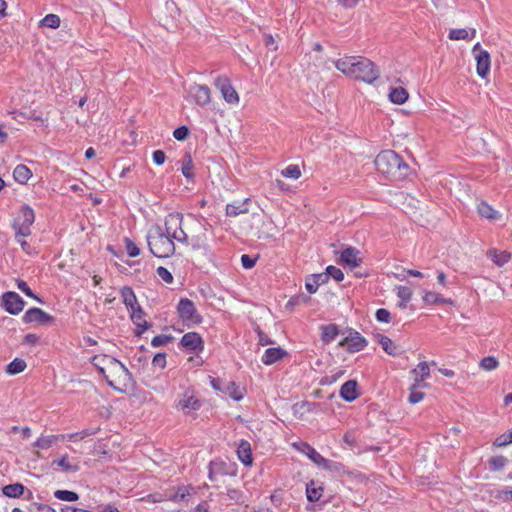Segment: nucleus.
Returning a JSON list of instances; mask_svg holds the SVG:
<instances>
[{"mask_svg":"<svg viewBox=\"0 0 512 512\" xmlns=\"http://www.w3.org/2000/svg\"><path fill=\"white\" fill-rule=\"evenodd\" d=\"M374 164L377 171L384 175L396 178H402L407 175L408 165L392 150L380 152L375 158Z\"/></svg>","mask_w":512,"mask_h":512,"instance_id":"1","label":"nucleus"},{"mask_svg":"<svg viewBox=\"0 0 512 512\" xmlns=\"http://www.w3.org/2000/svg\"><path fill=\"white\" fill-rule=\"evenodd\" d=\"M146 238L149 250L155 257L166 258L174 254V241L164 233L161 226H153Z\"/></svg>","mask_w":512,"mask_h":512,"instance_id":"2","label":"nucleus"},{"mask_svg":"<svg viewBox=\"0 0 512 512\" xmlns=\"http://www.w3.org/2000/svg\"><path fill=\"white\" fill-rule=\"evenodd\" d=\"M111 363L107 372L103 374L109 386L115 390L123 391L126 389L131 381L132 375L123 363L117 359H108Z\"/></svg>","mask_w":512,"mask_h":512,"instance_id":"3","label":"nucleus"},{"mask_svg":"<svg viewBox=\"0 0 512 512\" xmlns=\"http://www.w3.org/2000/svg\"><path fill=\"white\" fill-rule=\"evenodd\" d=\"M164 233L173 241L188 242V233L183 228V215L181 213H170L166 216Z\"/></svg>","mask_w":512,"mask_h":512,"instance_id":"4","label":"nucleus"},{"mask_svg":"<svg viewBox=\"0 0 512 512\" xmlns=\"http://www.w3.org/2000/svg\"><path fill=\"white\" fill-rule=\"evenodd\" d=\"M353 69L354 70L351 77L362 80L369 84L376 81L380 76V72L375 64L364 57H358Z\"/></svg>","mask_w":512,"mask_h":512,"instance_id":"5","label":"nucleus"},{"mask_svg":"<svg viewBox=\"0 0 512 512\" xmlns=\"http://www.w3.org/2000/svg\"><path fill=\"white\" fill-rule=\"evenodd\" d=\"M35 221L34 211L29 206H23L19 216L13 222L15 239L28 237L31 234V226Z\"/></svg>","mask_w":512,"mask_h":512,"instance_id":"6","label":"nucleus"},{"mask_svg":"<svg viewBox=\"0 0 512 512\" xmlns=\"http://www.w3.org/2000/svg\"><path fill=\"white\" fill-rule=\"evenodd\" d=\"M189 232L191 235L188 234V242H181L182 244L191 246L193 250L205 249L207 247V235L204 225L194 221L189 228Z\"/></svg>","mask_w":512,"mask_h":512,"instance_id":"7","label":"nucleus"},{"mask_svg":"<svg viewBox=\"0 0 512 512\" xmlns=\"http://www.w3.org/2000/svg\"><path fill=\"white\" fill-rule=\"evenodd\" d=\"M179 317L188 324H199L202 317L197 313L194 303L188 298H182L177 306Z\"/></svg>","mask_w":512,"mask_h":512,"instance_id":"8","label":"nucleus"},{"mask_svg":"<svg viewBox=\"0 0 512 512\" xmlns=\"http://www.w3.org/2000/svg\"><path fill=\"white\" fill-rule=\"evenodd\" d=\"M215 86L219 89L222 97L228 104L237 105L239 103V95L227 77H217L215 80Z\"/></svg>","mask_w":512,"mask_h":512,"instance_id":"9","label":"nucleus"},{"mask_svg":"<svg viewBox=\"0 0 512 512\" xmlns=\"http://www.w3.org/2000/svg\"><path fill=\"white\" fill-rule=\"evenodd\" d=\"M473 53L475 54V59L477 62V74L481 78H485L490 70V55L487 51L480 49L479 43L475 44V46L473 47Z\"/></svg>","mask_w":512,"mask_h":512,"instance_id":"10","label":"nucleus"},{"mask_svg":"<svg viewBox=\"0 0 512 512\" xmlns=\"http://www.w3.org/2000/svg\"><path fill=\"white\" fill-rule=\"evenodd\" d=\"M339 345L346 347L349 353H356L367 346V341L359 332L351 331L347 337L340 341Z\"/></svg>","mask_w":512,"mask_h":512,"instance_id":"11","label":"nucleus"},{"mask_svg":"<svg viewBox=\"0 0 512 512\" xmlns=\"http://www.w3.org/2000/svg\"><path fill=\"white\" fill-rule=\"evenodd\" d=\"M189 96L200 106H205L211 101V90L207 85L194 84L189 87Z\"/></svg>","mask_w":512,"mask_h":512,"instance_id":"12","label":"nucleus"},{"mask_svg":"<svg viewBox=\"0 0 512 512\" xmlns=\"http://www.w3.org/2000/svg\"><path fill=\"white\" fill-rule=\"evenodd\" d=\"M2 302L5 310L13 315L20 313L24 308V301L16 292H6L2 296Z\"/></svg>","mask_w":512,"mask_h":512,"instance_id":"13","label":"nucleus"},{"mask_svg":"<svg viewBox=\"0 0 512 512\" xmlns=\"http://www.w3.org/2000/svg\"><path fill=\"white\" fill-rule=\"evenodd\" d=\"M202 403L198 400L193 392L186 391L179 399L177 407L181 409L186 415L201 408Z\"/></svg>","mask_w":512,"mask_h":512,"instance_id":"14","label":"nucleus"},{"mask_svg":"<svg viewBox=\"0 0 512 512\" xmlns=\"http://www.w3.org/2000/svg\"><path fill=\"white\" fill-rule=\"evenodd\" d=\"M52 316L43 311L40 308H31L27 310L23 316V321L25 323H47L52 320Z\"/></svg>","mask_w":512,"mask_h":512,"instance_id":"15","label":"nucleus"},{"mask_svg":"<svg viewBox=\"0 0 512 512\" xmlns=\"http://www.w3.org/2000/svg\"><path fill=\"white\" fill-rule=\"evenodd\" d=\"M340 259L344 264L348 265L351 268L358 267L362 262V258L360 257V251L353 247H348L344 249L341 253Z\"/></svg>","mask_w":512,"mask_h":512,"instance_id":"16","label":"nucleus"},{"mask_svg":"<svg viewBox=\"0 0 512 512\" xmlns=\"http://www.w3.org/2000/svg\"><path fill=\"white\" fill-rule=\"evenodd\" d=\"M181 344L188 350L197 351L203 349V340L196 332H189L183 335Z\"/></svg>","mask_w":512,"mask_h":512,"instance_id":"17","label":"nucleus"},{"mask_svg":"<svg viewBox=\"0 0 512 512\" xmlns=\"http://www.w3.org/2000/svg\"><path fill=\"white\" fill-rule=\"evenodd\" d=\"M130 317L133 323L137 326V336H140L145 330L149 328L148 322L144 319V312L140 306L130 310Z\"/></svg>","mask_w":512,"mask_h":512,"instance_id":"18","label":"nucleus"},{"mask_svg":"<svg viewBox=\"0 0 512 512\" xmlns=\"http://www.w3.org/2000/svg\"><path fill=\"white\" fill-rule=\"evenodd\" d=\"M292 446L299 452L305 454L314 464H318L322 455L306 442H295Z\"/></svg>","mask_w":512,"mask_h":512,"instance_id":"19","label":"nucleus"},{"mask_svg":"<svg viewBox=\"0 0 512 512\" xmlns=\"http://www.w3.org/2000/svg\"><path fill=\"white\" fill-rule=\"evenodd\" d=\"M357 382L349 380L345 382L340 389V396L347 402H352L358 397Z\"/></svg>","mask_w":512,"mask_h":512,"instance_id":"20","label":"nucleus"},{"mask_svg":"<svg viewBox=\"0 0 512 512\" xmlns=\"http://www.w3.org/2000/svg\"><path fill=\"white\" fill-rule=\"evenodd\" d=\"M328 282V276L324 273L313 274L306 279L305 286L309 293L313 294L319 286Z\"/></svg>","mask_w":512,"mask_h":512,"instance_id":"21","label":"nucleus"},{"mask_svg":"<svg viewBox=\"0 0 512 512\" xmlns=\"http://www.w3.org/2000/svg\"><path fill=\"white\" fill-rule=\"evenodd\" d=\"M225 211L228 217H236L240 214H247L249 212V199L247 198L241 202L227 204Z\"/></svg>","mask_w":512,"mask_h":512,"instance_id":"22","label":"nucleus"},{"mask_svg":"<svg viewBox=\"0 0 512 512\" xmlns=\"http://www.w3.org/2000/svg\"><path fill=\"white\" fill-rule=\"evenodd\" d=\"M286 354L287 352L280 347L268 348L262 356V362L265 365H272L281 360Z\"/></svg>","mask_w":512,"mask_h":512,"instance_id":"23","label":"nucleus"},{"mask_svg":"<svg viewBox=\"0 0 512 512\" xmlns=\"http://www.w3.org/2000/svg\"><path fill=\"white\" fill-rule=\"evenodd\" d=\"M357 59L358 57L355 56H346L335 61V66L339 71L351 77Z\"/></svg>","mask_w":512,"mask_h":512,"instance_id":"24","label":"nucleus"},{"mask_svg":"<svg viewBox=\"0 0 512 512\" xmlns=\"http://www.w3.org/2000/svg\"><path fill=\"white\" fill-rule=\"evenodd\" d=\"M477 211L481 217L491 221H496L501 218V214L485 201L478 204Z\"/></svg>","mask_w":512,"mask_h":512,"instance_id":"25","label":"nucleus"},{"mask_svg":"<svg viewBox=\"0 0 512 512\" xmlns=\"http://www.w3.org/2000/svg\"><path fill=\"white\" fill-rule=\"evenodd\" d=\"M61 440V435H42L32 445L34 448L47 450Z\"/></svg>","mask_w":512,"mask_h":512,"instance_id":"26","label":"nucleus"},{"mask_svg":"<svg viewBox=\"0 0 512 512\" xmlns=\"http://www.w3.org/2000/svg\"><path fill=\"white\" fill-rule=\"evenodd\" d=\"M323 491L324 489L322 485L318 484L314 480H311L306 485V495L308 501L310 502L318 501L321 498Z\"/></svg>","mask_w":512,"mask_h":512,"instance_id":"27","label":"nucleus"},{"mask_svg":"<svg viewBox=\"0 0 512 512\" xmlns=\"http://www.w3.org/2000/svg\"><path fill=\"white\" fill-rule=\"evenodd\" d=\"M237 455L239 460L246 466L252 463V453L250 444L242 440L237 448Z\"/></svg>","mask_w":512,"mask_h":512,"instance_id":"28","label":"nucleus"},{"mask_svg":"<svg viewBox=\"0 0 512 512\" xmlns=\"http://www.w3.org/2000/svg\"><path fill=\"white\" fill-rule=\"evenodd\" d=\"M121 296L123 299V303L126 305L129 311L139 306L137 303V298L132 288L128 286L123 287L121 289Z\"/></svg>","mask_w":512,"mask_h":512,"instance_id":"29","label":"nucleus"},{"mask_svg":"<svg viewBox=\"0 0 512 512\" xmlns=\"http://www.w3.org/2000/svg\"><path fill=\"white\" fill-rule=\"evenodd\" d=\"M487 255L497 266H503L511 258V254L507 251H498L496 249L489 250Z\"/></svg>","mask_w":512,"mask_h":512,"instance_id":"30","label":"nucleus"},{"mask_svg":"<svg viewBox=\"0 0 512 512\" xmlns=\"http://www.w3.org/2000/svg\"><path fill=\"white\" fill-rule=\"evenodd\" d=\"M13 176L15 181L20 184H26L32 176V172L25 165H17L14 169Z\"/></svg>","mask_w":512,"mask_h":512,"instance_id":"31","label":"nucleus"},{"mask_svg":"<svg viewBox=\"0 0 512 512\" xmlns=\"http://www.w3.org/2000/svg\"><path fill=\"white\" fill-rule=\"evenodd\" d=\"M317 466L322 467L324 470L334 473H341L344 470V466L340 462L331 461L323 456L321 457L320 461L318 462Z\"/></svg>","mask_w":512,"mask_h":512,"instance_id":"32","label":"nucleus"},{"mask_svg":"<svg viewBox=\"0 0 512 512\" xmlns=\"http://www.w3.org/2000/svg\"><path fill=\"white\" fill-rule=\"evenodd\" d=\"M377 342L382 346L383 350L389 355L397 354V346L387 336L378 334L376 335Z\"/></svg>","mask_w":512,"mask_h":512,"instance_id":"33","label":"nucleus"},{"mask_svg":"<svg viewBox=\"0 0 512 512\" xmlns=\"http://www.w3.org/2000/svg\"><path fill=\"white\" fill-rule=\"evenodd\" d=\"M408 92L402 87L393 88L389 93V99L395 104H403L408 99Z\"/></svg>","mask_w":512,"mask_h":512,"instance_id":"34","label":"nucleus"},{"mask_svg":"<svg viewBox=\"0 0 512 512\" xmlns=\"http://www.w3.org/2000/svg\"><path fill=\"white\" fill-rule=\"evenodd\" d=\"M416 375V383L423 384L424 380L430 375V368L427 362H420L412 371Z\"/></svg>","mask_w":512,"mask_h":512,"instance_id":"35","label":"nucleus"},{"mask_svg":"<svg viewBox=\"0 0 512 512\" xmlns=\"http://www.w3.org/2000/svg\"><path fill=\"white\" fill-rule=\"evenodd\" d=\"M25 487L21 483L9 484L3 487L2 492L10 498L20 497L24 493Z\"/></svg>","mask_w":512,"mask_h":512,"instance_id":"36","label":"nucleus"},{"mask_svg":"<svg viewBox=\"0 0 512 512\" xmlns=\"http://www.w3.org/2000/svg\"><path fill=\"white\" fill-rule=\"evenodd\" d=\"M27 367L26 362L23 359L15 358L6 367V373L9 375H16L23 372Z\"/></svg>","mask_w":512,"mask_h":512,"instance_id":"37","label":"nucleus"},{"mask_svg":"<svg viewBox=\"0 0 512 512\" xmlns=\"http://www.w3.org/2000/svg\"><path fill=\"white\" fill-rule=\"evenodd\" d=\"M338 333V327L334 324L323 326L321 339L325 343H330L337 337Z\"/></svg>","mask_w":512,"mask_h":512,"instance_id":"38","label":"nucleus"},{"mask_svg":"<svg viewBox=\"0 0 512 512\" xmlns=\"http://www.w3.org/2000/svg\"><path fill=\"white\" fill-rule=\"evenodd\" d=\"M181 170L184 177L187 179L193 178V160L190 153L184 155Z\"/></svg>","mask_w":512,"mask_h":512,"instance_id":"39","label":"nucleus"},{"mask_svg":"<svg viewBox=\"0 0 512 512\" xmlns=\"http://www.w3.org/2000/svg\"><path fill=\"white\" fill-rule=\"evenodd\" d=\"M53 464L58 465L65 472H71V471L76 472L80 469L78 464H72L70 462L68 455H64L59 460H54Z\"/></svg>","mask_w":512,"mask_h":512,"instance_id":"40","label":"nucleus"},{"mask_svg":"<svg viewBox=\"0 0 512 512\" xmlns=\"http://www.w3.org/2000/svg\"><path fill=\"white\" fill-rule=\"evenodd\" d=\"M426 385H427L426 383H423V384L415 383L411 387V393L408 397V400L411 404H416L423 400L424 393L419 391L418 388L425 387Z\"/></svg>","mask_w":512,"mask_h":512,"instance_id":"41","label":"nucleus"},{"mask_svg":"<svg viewBox=\"0 0 512 512\" xmlns=\"http://www.w3.org/2000/svg\"><path fill=\"white\" fill-rule=\"evenodd\" d=\"M60 18L56 14H47L41 21L40 25L42 27L56 29L60 26Z\"/></svg>","mask_w":512,"mask_h":512,"instance_id":"42","label":"nucleus"},{"mask_svg":"<svg viewBox=\"0 0 512 512\" xmlns=\"http://www.w3.org/2000/svg\"><path fill=\"white\" fill-rule=\"evenodd\" d=\"M108 359H114L113 357L111 356H108V355H100V356H95L93 361H94V365L99 369V371L104 374L105 372L108 371L111 363H109Z\"/></svg>","mask_w":512,"mask_h":512,"instance_id":"43","label":"nucleus"},{"mask_svg":"<svg viewBox=\"0 0 512 512\" xmlns=\"http://www.w3.org/2000/svg\"><path fill=\"white\" fill-rule=\"evenodd\" d=\"M54 496L62 501L74 502L79 499V495L76 492L69 490H56Z\"/></svg>","mask_w":512,"mask_h":512,"instance_id":"44","label":"nucleus"},{"mask_svg":"<svg viewBox=\"0 0 512 512\" xmlns=\"http://www.w3.org/2000/svg\"><path fill=\"white\" fill-rule=\"evenodd\" d=\"M226 393L235 401L243 398V390L235 382H229L226 387Z\"/></svg>","mask_w":512,"mask_h":512,"instance_id":"45","label":"nucleus"},{"mask_svg":"<svg viewBox=\"0 0 512 512\" xmlns=\"http://www.w3.org/2000/svg\"><path fill=\"white\" fill-rule=\"evenodd\" d=\"M479 366L485 371H493L499 366V361L493 356H487L480 361Z\"/></svg>","mask_w":512,"mask_h":512,"instance_id":"46","label":"nucleus"},{"mask_svg":"<svg viewBox=\"0 0 512 512\" xmlns=\"http://www.w3.org/2000/svg\"><path fill=\"white\" fill-rule=\"evenodd\" d=\"M95 433H96V431H91V430L85 429L80 432L71 433V434H67V435H61V440L68 439L70 441L76 442V441L83 440L87 436L93 435Z\"/></svg>","mask_w":512,"mask_h":512,"instance_id":"47","label":"nucleus"},{"mask_svg":"<svg viewBox=\"0 0 512 512\" xmlns=\"http://www.w3.org/2000/svg\"><path fill=\"white\" fill-rule=\"evenodd\" d=\"M507 459L502 455L493 456L489 460V466L491 470H501L506 465Z\"/></svg>","mask_w":512,"mask_h":512,"instance_id":"48","label":"nucleus"},{"mask_svg":"<svg viewBox=\"0 0 512 512\" xmlns=\"http://www.w3.org/2000/svg\"><path fill=\"white\" fill-rule=\"evenodd\" d=\"M282 175L286 178L298 179L301 176V171L297 165H289L282 170Z\"/></svg>","mask_w":512,"mask_h":512,"instance_id":"49","label":"nucleus"},{"mask_svg":"<svg viewBox=\"0 0 512 512\" xmlns=\"http://www.w3.org/2000/svg\"><path fill=\"white\" fill-rule=\"evenodd\" d=\"M449 39L455 41L469 39V31L463 28L451 29L449 32Z\"/></svg>","mask_w":512,"mask_h":512,"instance_id":"50","label":"nucleus"},{"mask_svg":"<svg viewBox=\"0 0 512 512\" xmlns=\"http://www.w3.org/2000/svg\"><path fill=\"white\" fill-rule=\"evenodd\" d=\"M423 300L427 304L446 303L447 301L439 294L435 292H426L423 296Z\"/></svg>","mask_w":512,"mask_h":512,"instance_id":"51","label":"nucleus"},{"mask_svg":"<svg viewBox=\"0 0 512 512\" xmlns=\"http://www.w3.org/2000/svg\"><path fill=\"white\" fill-rule=\"evenodd\" d=\"M325 274H327L328 279L330 277H332L333 279H335L338 282H340V281H342L344 279V274L341 271V269H339V268H337L335 266H332V265H330V266H328L326 268V273Z\"/></svg>","mask_w":512,"mask_h":512,"instance_id":"52","label":"nucleus"},{"mask_svg":"<svg viewBox=\"0 0 512 512\" xmlns=\"http://www.w3.org/2000/svg\"><path fill=\"white\" fill-rule=\"evenodd\" d=\"M124 242H125V248H126L127 254L130 257H136L140 254V249L131 239L125 238Z\"/></svg>","mask_w":512,"mask_h":512,"instance_id":"53","label":"nucleus"},{"mask_svg":"<svg viewBox=\"0 0 512 512\" xmlns=\"http://www.w3.org/2000/svg\"><path fill=\"white\" fill-rule=\"evenodd\" d=\"M17 287L19 290H21L26 296L30 297V298H33L35 300H37L38 302H42V300L40 298H38L33 292L32 290L29 288V286L27 285V283L23 280H17Z\"/></svg>","mask_w":512,"mask_h":512,"instance_id":"54","label":"nucleus"},{"mask_svg":"<svg viewBox=\"0 0 512 512\" xmlns=\"http://www.w3.org/2000/svg\"><path fill=\"white\" fill-rule=\"evenodd\" d=\"M397 296L403 300V302H408L412 297V290L406 286H397Z\"/></svg>","mask_w":512,"mask_h":512,"instance_id":"55","label":"nucleus"},{"mask_svg":"<svg viewBox=\"0 0 512 512\" xmlns=\"http://www.w3.org/2000/svg\"><path fill=\"white\" fill-rule=\"evenodd\" d=\"M157 275L167 284H171L173 282V276L172 274L165 268V267H158Z\"/></svg>","mask_w":512,"mask_h":512,"instance_id":"56","label":"nucleus"},{"mask_svg":"<svg viewBox=\"0 0 512 512\" xmlns=\"http://www.w3.org/2000/svg\"><path fill=\"white\" fill-rule=\"evenodd\" d=\"M189 135V129L186 126H181L173 131V136L178 141L185 140Z\"/></svg>","mask_w":512,"mask_h":512,"instance_id":"57","label":"nucleus"},{"mask_svg":"<svg viewBox=\"0 0 512 512\" xmlns=\"http://www.w3.org/2000/svg\"><path fill=\"white\" fill-rule=\"evenodd\" d=\"M376 319L379 322L389 323L391 320V314L387 309L380 308L376 311Z\"/></svg>","mask_w":512,"mask_h":512,"instance_id":"58","label":"nucleus"},{"mask_svg":"<svg viewBox=\"0 0 512 512\" xmlns=\"http://www.w3.org/2000/svg\"><path fill=\"white\" fill-rule=\"evenodd\" d=\"M171 340H172L171 336L161 334V335L155 336L152 339L151 344L154 347H159V346H163V345L167 344Z\"/></svg>","mask_w":512,"mask_h":512,"instance_id":"59","label":"nucleus"},{"mask_svg":"<svg viewBox=\"0 0 512 512\" xmlns=\"http://www.w3.org/2000/svg\"><path fill=\"white\" fill-rule=\"evenodd\" d=\"M152 363H153L154 366L159 367L161 369L165 368V366H166V354H164V353L156 354L154 356V358H153Z\"/></svg>","mask_w":512,"mask_h":512,"instance_id":"60","label":"nucleus"},{"mask_svg":"<svg viewBox=\"0 0 512 512\" xmlns=\"http://www.w3.org/2000/svg\"><path fill=\"white\" fill-rule=\"evenodd\" d=\"M510 443H512V439H510L509 433H504V434L498 436L495 440V445L498 447H503Z\"/></svg>","mask_w":512,"mask_h":512,"instance_id":"61","label":"nucleus"},{"mask_svg":"<svg viewBox=\"0 0 512 512\" xmlns=\"http://www.w3.org/2000/svg\"><path fill=\"white\" fill-rule=\"evenodd\" d=\"M241 263L244 268L251 269L255 266L256 260L244 254L241 256Z\"/></svg>","mask_w":512,"mask_h":512,"instance_id":"62","label":"nucleus"},{"mask_svg":"<svg viewBox=\"0 0 512 512\" xmlns=\"http://www.w3.org/2000/svg\"><path fill=\"white\" fill-rule=\"evenodd\" d=\"M264 43L266 47L272 51H276L278 46L276 41L274 40L273 36L270 34L264 35Z\"/></svg>","mask_w":512,"mask_h":512,"instance_id":"63","label":"nucleus"},{"mask_svg":"<svg viewBox=\"0 0 512 512\" xmlns=\"http://www.w3.org/2000/svg\"><path fill=\"white\" fill-rule=\"evenodd\" d=\"M166 160V155L162 150H156L153 152V161L157 165H162Z\"/></svg>","mask_w":512,"mask_h":512,"instance_id":"64","label":"nucleus"}]
</instances>
